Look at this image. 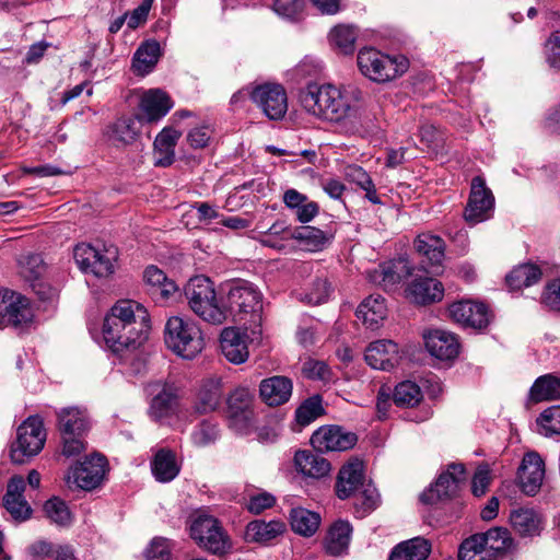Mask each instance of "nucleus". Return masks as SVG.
<instances>
[{
	"label": "nucleus",
	"mask_w": 560,
	"mask_h": 560,
	"mask_svg": "<svg viewBox=\"0 0 560 560\" xmlns=\"http://www.w3.org/2000/svg\"><path fill=\"white\" fill-rule=\"evenodd\" d=\"M362 93L355 88L310 83L300 93L302 106L318 118L354 130L360 118Z\"/></svg>",
	"instance_id": "obj_1"
},
{
	"label": "nucleus",
	"mask_w": 560,
	"mask_h": 560,
	"mask_svg": "<svg viewBox=\"0 0 560 560\" xmlns=\"http://www.w3.org/2000/svg\"><path fill=\"white\" fill-rule=\"evenodd\" d=\"M150 318L147 310L132 300L115 303L103 323V338L106 346L116 354L136 349L147 338Z\"/></svg>",
	"instance_id": "obj_2"
},
{
	"label": "nucleus",
	"mask_w": 560,
	"mask_h": 560,
	"mask_svg": "<svg viewBox=\"0 0 560 560\" xmlns=\"http://www.w3.org/2000/svg\"><path fill=\"white\" fill-rule=\"evenodd\" d=\"M224 323L229 317L255 332L261 325L262 294L252 282L233 279L222 284Z\"/></svg>",
	"instance_id": "obj_3"
},
{
	"label": "nucleus",
	"mask_w": 560,
	"mask_h": 560,
	"mask_svg": "<svg viewBox=\"0 0 560 560\" xmlns=\"http://www.w3.org/2000/svg\"><path fill=\"white\" fill-rule=\"evenodd\" d=\"M184 294L191 312L203 322L211 325L224 323L222 285L218 294L209 277L196 276L190 278L184 287Z\"/></svg>",
	"instance_id": "obj_4"
},
{
	"label": "nucleus",
	"mask_w": 560,
	"mask_h": 560,
	"mask_svg": "<svg viewBox=\"0 0 560 560\" xmlns=\"http://www.w3.org/2000/svg\"><path fill=\"white\" fill-rule=\"evenodd\" d=\"M360 72L376 83H387L405 74L410 66L401 54L389 55L374 47H363L357 56Z\"/></svg>",
	"instance_id": "obj_5"
},
{
	"label": "nucleus",
	"mask_w": 560,
	"mask_h": 560,
	"mask_svg": "<svg viewBox=\"0 0 560 560\" xmlns=\"http://www.w3.org/2000/svg\"><path fill=\"white\" fill-rule=\"evenodd\" d=\"M57 429L63 456L74 457L86 450L91 421L85 410L77 407L62 408L57 412Z\"/></svg>",
	"instance_id": "obj_6"
},
{
	"label": "nucleus",
	"mask_w": 560,
	"mask_h": 560,
	"mask_svg": "<svg viewBox=\"0 0 560 560\" xmlns=\"http://www.w3.org/2000/svg\"><path fill=\"white\" fill-rule=\"evenodd\" d=\"M166 347L183 359H194L205 347L201 329L188 318L173 316L164 329Z\"/></svg>",
	"instance_id": "obj_7"
},
{
	"label": "nucleus",
	"mask_w": 560,
	"mask_h": 560,
	"mask_svg": "<svg viewBox=\"0 0 560 560\" xmlns=\"http://www.w3.org/2000/svg\"><path fill=\"white\" fill-rule=\"evenodd\" d=\"M190 537L205 551L223 557L233 548L232 539L221 521L208 514L197 515L190 525Z\"/></svg>",
	"instance_id": "obj_8"
},
{
	"label": "nucleus",
	"mask_w": 560,
	"mask_h": 560,
	"mask_svg": "<svg viewBox=\"0 0 560 560\" xmlns=\"http://www.w3.org/2000/svg\"><path fill=\"white\" fill-rule=\"evenodd\" d=\"M46 432L39 416H31L16 430V440L10 446V458L14 464H24L44 447Z\"/></svg>",
	"instance_id": "obj_9"
},
{
	"label": "nucleus",
	"mask_w": 560,
	"mask_h": 560,
	"mask_svg": "<svg viewBox=\"0 0 560 560\" xmlns=\"http://www.w3.org/2000/svg\"><path fill=\"white\" fill-rule=\"evenodd\" d=\"M118 256V248L115 245L96 248L91 244L81 243L73 249V258L80 270L97 278H106L115 272Z\"/></svg>",
	"instance_id": "obj_10"
},
{
	"label": "nucleus",
	"mask_w": 560,
	"mask_h": 560,
	"mask_svg": "<svg viewBox=\"0 0 560 560\" xmlns=\"http://www.w3.org/2000/svg\"><path fill=\"white\" fill-rule=\"evenodd\" d=\"M465 474L464 464H450L446 471L440 474L434 485L421 493V502L424 504H435L454 498L457 494L460 482L465 480Z\"/></svg>",
	"instance_id": "obj_11"
},
{
	"label": "nucleus",
	"mask_w": 560,
	"mask_h": 560,
	"mask_svg": "<svg viewBox=\"0 0 560 560\" xmlns=\"http://www.w3.org/2000/svg\"><path fill=\"white\" fill-rule=\"evenodd\" d=\"M250 98L271 120L282 119L287 114L288 96L281 84L265 83L257 85L252 91Z\"/></svg>",
	"instance_id": "obj_12"
},
{
	"label": "nucleus",
	"mask_w": 560,
	"mask_h": 560,
	"mask_svg": "<svg viewBox=\"0 0 560 560\" xmlns=\"http://www.w3.org/2000/svg\"><path fill=\"white\" fill-rule=\"evenodd\" d=\"M229 425L237 433L246 432L254 419V395L248 388L234 389L226 399Z\"/></svg>",
	"instance_id": "obj_13"
},
{
	"label": "nucleus",
	"mask_w": 560,
	"mask_h": 560,
	"mask_svg": "<svg viewBox=\"0 0 560 560\" xmlns=\"http://www.w3.org/2000/svg\"><path fill=\"white\" fill-rule=\"evenodd\" d=\"M143 281L147 285V293L155 304L162 306L171 305L180 296L176 282L154 265H150L144 269Z\"/></svg>",
	"instance_id": "obj_14"
},
{
	"label": "nucleus",
	"mask_w": 560,
	"mask_h": 560,
	"mask_svg": "<svg viewBox=\"0 0 560 560\" xmlns=\"http://www.w3.org/2000/svg\"><path fill=\"white\" fill-rule=\"evenodd\" d=\"M357 441L354 433L345 431L339 425H323L311 436L314 451L320 454L348 451L355 445Z\"/></svg>",
	"instance_id": "obj_15"
},
{
	"label": "nucleus",
	"mask_w": 560,
	"mask_h": 560,
	"mask_svg": "<svg viewBox=\"0 0 560 560\" xmlns=\"http://www.w3.org/2000/svg\"><path fill=\"white\" fill-rule=\"evenodd\" d=\"M173 106L174 102L165 91L150 89L140 97L136 118L140 124H154L165 117Z\"/></svg>",
	"instance_id": "obj_16"
},
{
	"label": "nucleus",
	"mask_w": 560,
	"mask_h": 560,
	"mask_svg": "<svg viewBox=\"0 0 560 560\" xmlns=\"http://www.w3.org/2000/svg\"><path fill=\"white\" fill-rule=\"evenodd\" d=\"M33 311L30 300L9 290H0V324L20 326L31 322Z\"/></svg>",
	"instance_id": "obj_17"
},
{
	"label": "nucleus",
	"mask_w": 560,
	"mask_h": 560,
	"mask_svg": "<svg viewBox=\"0 0 560 560\" xmlns=\"http://www.w3.org/2000/svg\"><path fill=\"white\" fill-rule=\"evenodd\" d=\"M494 197L486 186L485 179L476 176L471 180L470 195L465 208V220L469 223H478L488 218L492 210Z\"/></svg>",
	"instance_id": "obj_18"
},
{
	"label": "nucleus",
	"mask_w": 560,
	"mask_h": 560,
	"mask_svg": "<svg viewBox=\"0 0 560 560\" xmlns=\"http://www.w3.org/2000/svg\"><path fill=\"white\" fill-rule=\"evenodd\" d=\"M26 481L21 475L12 476L7 483V490L2 498V505L12 520L18 523L31 518L33 510L24 497Z\"/></svg>",
	"instance_id": "obj_19"
},
{
	"label": "nucleus",
	"mask_w": 560,
	"mask_h": 560,
	"mask_svg": "<svg viewBox=\"0 0 560 560\" xmlns=\"http://www.w3.org/2000/svg\"><path fill=\"white\" fill-rule=\"evenodd\" d=\"M451 318L475 329H483L490 323V311L483 303L472 301H458L448 306Z\"/></svg>",
	"instance_id": "obj_20"
},
{
	"label": "nucleus",
	"mask_w": 560,
	"mask_h": 560,
	"mask_svg": "<svg viewBox=\"0 0 560 560\" xmlns=\"http://www.w3.org/2000/svg\"><path fill=\"white\" fill-rule=\"evenodd\" d=\"M545 477V463L536 452H528L524 455L517 470V480L521 490L526 495H535L542 485Z\"/></svg>",
	"instance_id": "obj_21"
},
{
	"label": "nucleus",
	"mask_w": 560,
	"mask_h": 560,
	"mask_svg": "<svg viewBox=\"0 0 560 560\" xmlns=\"http://www.w3.org/2000/svg\"><path fill=\"white\" fill-rule=\"evenodd\" d=\"M106 457L94 454L78 462L72 470L75 483L83 490H92L98 487L105 475Z\"/></svg>",
	"instance_id": "obj_22"
},
{
	"label": "nucleus",
	"mask_w": 560,
	"mask_h": 560,
	"mask_svg": "<svg viewBox=\"0 0 560 560\" xmlns=\"http://www.w3.org/2000/svg\"><path fill=\"white\" fill-rule=\"evenodd\" d=\"M417 253L423 257L422 268L427 272H438L445 256V242L430 233L418 235L413 242Z\"/></svg>",
	"instance_id": "obj_23"
},
{
	"label": "nucleus",
	"mask_w": 560,
	"mask_h": 560,
	"mask_svg": "<svg viewBox=\"0 0 560 560\" xmlns=\"http://www.w3.org/2000/svg\"><path fill=\"white\" fill-rule=\"evenodd\" d=\"M364 358L371 368L390 371L399 364L401 354L396 342L382 339L369 345L365 350Z\"/></svg>",
	"instance_id": "obj_24"
},
{
	"label": "nucleus",
	"mask_w": 560,
	"mask_h": 560,
	"mask_svg": "<svg viewBox=\"0 0 560 560\" xmlns=\"http://www.w3.org/2000/svg\"><path fill=\"white\" fill-rule=\"evenodd\" d=\"M363 463L359 459L345 464L337 476L335 491L340 500L349 499L366 483Z\"/></svg>",
	"instance_id": "obj_25"
},
{
	"label": "nucleus",
	"mask_w": 560,
	"mask_h": 560,
	"mask_svg": "<svg viewBox=\"0 0 560 560\" xmlns=\"http://www.w3.org/2000/svg\"><path fill=\"white\" fill-rule=\"evenodd\" d=\"M407 298L418 305H430L442 301L443 283L432 277H416L407 287Z\"/></svg>",
	"instance_id": "obj_26"
},
{
	"label": "nucleus",
	"mask_w": 560,
	"mask_h": 560,
	"mask_svg": "<svg viewBox=\"0 0 560 560\" xmlns=\"http://www.w3.org/2000/svg\"><path fill=\"white\" fill-rule=\"evenodd\" d=\"M292 390V380L283 375L264 378L259 384V396L269 407H278L288 402Z\"/></svg>",
	"instance_id": "obj_27"
},
{
	"label": "nucleus",
	"mask_w": 560,
	"mask_h": 560,
	"mask_svg": "<svg viewBox=\"0 0 560 560\" xmlns=\"http://www.w3.org/2000/svg\"><path fill=\"white\" fill-rule=\"evenodd\" d=\"M424 343L431 355L439 360H453L459 353V341L456 335L434 329L424 335Z\"/></svg>",
	"instance_id": "obj_28"
},
{
	"label": "nucleus",
	"mask_w": 560,
	"mask_h": 560,
	"mask_svg": "<svg viewBox=\"0 0 560 560\" xmlns=\"http://www.w3.org/2000/svg\"><path fill=\"white\" fill-rule=\"evenodd\" d=\"M487 549L486 556L491 560H503L516 548L509 529L504 527H492L485 533H477Z\"/></svg>",
	"instance_id": "obj_29"
},
{
	"label": "nucleus",
	"mask_w": 560,
	"mask_h": 560,
	"mask_svg": "<svg viewBox=\"0 0 560 560\" xmlns=\"http://www.w3.org/2000/svg\"><path fill=\"white\" fill-rule=\"evenodd\" d=\"M510 524L523 538H534L541 534L545 525L542 515L534 509L520 508L511 511Z\"/></svg>",
	"instance_id": "obj_30"
},
{
	"label": "nucleus",
	"mask_w": 560,
	"mask_h": 560,
	"mask_svg": "<svg viewBox=\"0 0 560 560\" xmlns=\"http://www.w3.org/2000/svg\"><path fill=\"white\" fill-rule=\"evenodd\" d=\"M247 336L238 328L226 327L220 336V347L223 355L233 364L244 363L249 355Z\"/></svg>",
	"instance_id": "obj_31"
},
{
	"label": "nucleus",
	"mask_w": 560,
	"mask_h": 560,
	"mask_svg": "<svg viewBox=\"0 0 560 560\" xmlns=\"http://www.w3.org/2000/svg\"><path fill=\"white\" fill-rule=\"evenodd\" d=\"M294 465L299 472L314 479L326 477L331 469L329 460L311 450L298 451L294 455Z\"/></svg>",
	"instance_id": "obj_32"
},
{
	"label": "nucleus",
	"mask_w": 560,
	"mask_h": 560,
	"mask_svg": "<svg viewBox=\"0 0 560 560\" xmlns=\"http://www.w3.org/2000/svg\"><path fill=\"white\" fill-rule=\"evenodd\" d=\"M178 405L177 388L174 385L164 384L161 390L151 400L150 417L161 422L174 415Z\"/></svg>",
	"instance_id": "obj_33"
},
{
	"label": "nucleus",
	"mask_w": 560,
	"mask_h": 560,
	"mask_svg": "<svg viewBox=\"0 0 560 560\" xmlns=\"http://www.w3.org/2000/svg\"><path fill=\"white\" fill-rule=\"evenodd\" d=\"M387 314L385 299L377 295H370L364 299L357 308L355 315L370 329H377Z\"/></svg>",
	"instance_id": "obj_34"
},
{
	"label": "nucleus",
	"mask_w": 560,
	"mask_h": 560,
	"mask_svg": "<svg viewBox=\"0 0 560 560\" xmlns=\"http://www.w3.org/2000/svg\"><path fill=\"white\" fill-rule=\"evenodd\" d=\"M352 526L348 521L338 520L332 523L324 540V547L328 555L340 556L349 547Z\"/></svg>",
	"instance_id": "obj_35"
},
{
	"label": "nucleus",
	"mask_w": 560,
	"mask_h": 560,
	"mask_svg": "<svg viewBox=\"0 0 560 560\" xmlns=\"http://www.w3.org/2000/svg\"><path fill=\"white\" fill-rule=\"evenodd\" d=\"M290 237L310 252H319L331 242L334 235L315 226L303 225L295 228Z\"/></svg>",
	"instance_id": "obj_36"
},
{
	"label": "nucleus",
	"mask_w": 560,
	"mask_h": 560,
	"mask_svg": "<svg viewBox=\"0 0 560 560\" xmlns=\"http://www.w3.org/2000/svg\"><path fill=\"white\" fill-rule=\"evenodd\" d=\"M542 271L539 266L526 262L514 267L506 276V285L512 291H520L540 281Z\"/></svg>",
	"instance_id": "obj_37"
},
{
	"label": "nucleus",
	"mask_w": 560,
	"mask_h": 560,
	"mask_svg": "<svg viewBox=\"0 0 560 560\" xmlns=\"http://www.w3.org/2000/svg\"><path fill=\"white\" fill-rule=\"evenodd\" d=\"M430 552V541L422 537H416L398 544L392 550L388 560H425Z\"/></svg>",
	"instance_id": "obj_38"
},
{
	"label": "nucleus",
	"mask_w": 560,
	"mask_h": 560,
	"mask_svg": "<svg viewBox=\"0 0 560 560\" xmlns=\"http://www.w3.org/2000/svg\"><path fill=\"white\" fill-rule=\"evenodd\" d=\"M161 47L156 40H147L142 43L132 58V69L135 73L145 75L150 73L159 61Z\"/></svg>",
	"instance_id": "obj_39"
},
{
	"label": "nucleus",
	"mask_w": 560,
	"mask_h": 560,
	"mask_svg": "<svg viewBox=\"0 0 560 560\" xmlns=\"http://www.w3.org/2000/svg\"><path fill=\"white\" fill-rule=\"evenodd\" d=\"M137 118L120 117L109 127L108 138L115 147H126L133 143L140 133Z\"/></svg>",
	"instance_id": "obj_40"
},
{
	"label": "nucleus",
	"mask_w": 560,
	"mask_h": 560,
	"mask_svg": "<svg viewBox=\"0 0 560 560\" xmlns=\"http://www.w3.org/2000/svg\"><path fill=\"white\" fill-rule=\"evenodd\" d=\"M353 510L358 518H363L381 504V495L371 480L353 493Z\"/></svg>",
	"instance_id": "obj_41"
},
{
	"label": "nucleus",
	"mask_w": 560,
	"mask_h": 560,
	"mask_svg": "<svg viewBox=\"0 0 560 560\" xmlns=\"http://www.w3.org/2000/svg\"><path fill=\"white\" fill-rule=\"evenodd\" d=\"M152 472L160 482H170L179 474L175 454L171 450L161 448L152 460Z\"/></svg>",
	"instance_id": "obj_42"
},
{
	"label": "nucleus",
	"mask_w": 560,
	"mask_h": 560,
	"mask_svg": "<svg viewBox=\"0 0 560 560\" xmlns=\"http://www.w3.org/2000/svg\"><path fill=\"white\" fill-rule=\"evenodd\" d=\"M399 266H401V269H405V275L410 273L407 266L401 261H388L380 265L377 269L369 273L370 281L383 287L384 289L396 285L404 277L402 271L398 270Z\"/></svg>",
	"instance_id": "obj_43"
},
{
	"label": "nucleus",
	"mask_w": 560,
	"mask_h": 560,
	"mask_svg": "<svg viewBox=\"0 0 560 560\" xmlns=\"http://www.w3.org/2000/svg\"><path fill=\"white\" fill-rule=\"evenodd\" d=\"M290 524L293 532L310 537L318 529L320 516L303 508H294L290 512Z\"/></svg>",
	"instance_id": "obj_44"
},
{
	"label": "nucleus",
	"mask_w": 560,
	"mask_h": 560,
	"mask_svg": "<svg viewBox=\"0 0 560 560\" xmlns=\"http://www.w3.org/2000/svg\"><path fill=\"white\" fill-rule=\"evenodd\" d=\"M222 389L219 382H206L197 394L194 409L199 415L214 411L220 404Z\"/></svg>",
	"instance_id": "obj_45"
},
{
	"label": "nucleus",
	"mask_w": 560,
	"mask_h": 560,
	"mask_svg": "<svg viewBox=\"0 0 560 560\" xmlns=\"http://www.w3.org/2000/svg\"><path fill=\"white\" fill-rule=\"evenodd\" d=\"M359 31L353 25L339 24L328 35L330 45L343 55H352L355 50V42Z\"/></svg>",
	"instance_id": "obj_46"
},
{
	"label": "nucleus",
	"mask_w": 560,
	"mask_h": 560,
	"mask_svg": "<svg viewBox=\"0 0 560 560\" xmlns=\"http://www.w3.org/2000/svg\"><path fill=\"white\" fill-rule=\"evenodd\" d=\"M423 399L420 386L412 381L398 383L393 390V402L400 408H413Z\"/></svg>",
	"instance_id": "obj_47"
},
{
	"label": "nucleus",
	"mask_w": 560,
	"mask_h": 560,
	"mask_svg": "<svg viewBox=\"0 0 560 560\" xmlns=\"http://www.w3.org/2000/svg\"><path fill=\"white\" fill-rule=\"evenodd\" d=\"M346 177L350 183L355 184L365 192L364 196L373 205L382 203L373 179L368 174V172L363 170V167L359 165H349L346 168Z\"/></svg>",
	"instance_id": "obj_48"
},
{
	"label": "nucleus",
	"mask_w": 560,
	"mask_h": 560,
	"mask_svg": "<svg viewBox=\"0 0 560 560\" xmlns=\"http://www.w3.org/2000/svg\"><path fill=\"white\" fill-rule=\"evenodd\" d=\"M535 401L560 399V377L552 374L539 376L530 388Z\"/></svg>",
	"instance_id": "obj_49"
},
{
	"label": "nucleus",
	"mask_w": 560,
	"mask_h": 560,
	"mask_svg": "<svg viewBox=\"0 0 560 560\" xmlns=\"http://www.w3.org/2000/svg\"><path fill=\"white\" fill-rule=\"evenodd\" d=\"M325 413L323 398L316 394L304 401L295 410V421L300 427H306Z\"/></svg>",
	"instance_id": "obj_50"
},
{
	"label": "nucleus",
	"mask_w": 560,
	"mask_h": 560,
	"mask_svg": "<svg viewBox=\"0 0 560 560\" xmlns=\"http://www.w3.org/2000/svg\"><path fill=\"white\" fill-rule=\"evenodd\" d=\"M284 530V524L278 521L266 523L264 521H253L246 527V537L254 541H267Z\"/></svg>",
	"instance_id": "obj_51"
},
{
	"label": "nucleus",
	"mask_w": 560,
	"mask_h": 560,
	"mask_svg": "<svg viewBox=\"0 0 560 560\" xmlns=\"http://www.w3.org/2000/svg\"><path fill=\"white\" fill-rule=\"evenodd\" d=\"M220 436L219 424L210 419L202 420L191 432V441L198 447L213 444Z\"/></svg>",
	"instance_id": "obj_52"
},
{
	"label": "nucleus",
	"mask_w": 560,
	"mask_h": 560,
	"mask_svg": "<svg viewBox=\"0 0 560 560\" xmlns=\"http://www.w3.org/2000/svg\"><path fill=\"white\" fill-rule=\"evenodd\" d=\"M45 515L59 526H68L71 523V512L67 503L58 497L47 500L43 508Z\"/></svg>",
	"instance_id": "obj_53"
},
{
	"label": "nucleus",
	"mask_w": 560,
	"mask_h": 560,
	"mask_svg": "<svg viewBox=\"0 0 560 560\" xmlns=\"http://www.w3.org/2000/svg\"><path fill=\"white\" fill-rule=\"evenodd\" d=\"M486 553L488 552L481 541V536L474 534L459 545L458 560H491Z\"/></svg>",
	"instance_id": "obj_54"
},
{
	"label": "nucleus",
	"mask_w": 560,
	"mask_h": 560,
	"mask_svg": "<svg viewBox=\"0 0 560 560\" xmlns=\"http://www.w3.org/2000/svg\"><path fill=\"white\" fill-rule=\"evenodd\" d=\"M46 272L44 259L38 254H32L21 261L20 273L30 284L43 279Z\"/></svg>",
	"instance_id": "obj_55"
},
{
	"label": "nucleus",
	"mask_w": 560,
	"mask_h": 560,
	"mask_svg": "<svg viewBox=\"0 0 560 560\" xmlns=\"http://www.w3.org/2000/svg\"><path fill=\"white\" fill-rule=\"evenodd\" d=\"M539 432L545 436L560 434V405L545 409L537 418Z\"/></svg>",
	"instance_id": "obj_56"
},
{
	"label": "nucleus",
	"mask_w": 560,
	"mask_h": 560,
	"mask_svg": "<svg viewBox=\"0 0 560 560\" xmlns=\"http://www.w3.org/2000/svg\"><path fill=\"white\" fill-rule=\"evenodd\" d=\"M330 292V282L326 278H316L306 292L305 299L311 304H322L328 300Z\"/></svg>",
	"instance_id": "obj_57"
},
{
	"label": "nucleus",
	"mask_w": 560,
	"mask_h": 560,
	"mask_svg": "<svg viewBox=\"0 0 560 560\" xmlns=\"http://www.w3.org/2000/svg\"><path fill=\"white\" fill-rule=\"evenodd\" d=\"M491 469L488 464H481L477 467L472 480H471V492L475 497H482L486 494L491 483Z\"/></svg>",
	"instance_id": "obj_58"
},
{
	"label": "nucleus",
	"mask_w": 560,
	"mask_h": 560,
	"mask_svg": "<svg viewBox=\"0 0 560 560\" xmlns=\"http://www.w3.org/2000/svg\"><path fill=\"white\" fill-rule=\"evenodd\" d=\"M271 9L279 16L296 22L303 19L305 2H272Z\"/></svg>",
	"instance_id": "obj_59"
},
{
	"label": "nucleus",
	"mask_w": 560,
	"mask_h": 560,
	"mask_svg": "<svg viewBox=\"0 0 560 560\" xmlns=\"http://www.w3.org/2000/svg\"><path fill=\"white\" fill-rule=\"evenodd\" d=\"M147 560H171L170 540L163 537L152 539L150 546L145 550Z\"/></svg>",
	"instance_id": "obj_60"
},
{
	"label": "nucleus",
	"mask_w": 560,
	"mask_h": 560,
	"mask_svg": "<svg viewBox=\"0 0 560 560\" xmlns=\"http://www.w3.org/2000/svg\"><path fill=\"white\" fill-rule=\"evenodd\" d=\"M302 372L310 380L327 381L330 378V369L324 361L307 360L303 364Z\"/></svg>",
	"instance_id": "obj_61"
},
{
	"label": "nucleus",
	"mask_w": 560,
	"mask_h": 560,
	"mask_svg": "<svg viewBox=\"0 0 560 560\" xmlns=\"http://www.w3.org/2000/svg\"><path fill=\"white\" fill-rule=\"evenodd\" d=\"M545 56L551 68L560 69V32H553L545 42Z\"/></svg>",
	"instance_id": "obj_62"
},
{
	"label": "nucleus",
	"mask_w": 560,
	"mask_h": 560,
	"mask_svg": "<svg viewBox=\"0 0 560 560\" xmlns=\"http://www.w3.org/2000/svg\"><path fill=\"white\" fill-rule=\"evenodd\" d=\"M211 129L208 126L196 127L187 135V142L192 149H203L211 139Z\"/></svg>",
	"instance_id": "obj_63"
},
{
	"label": "nucleus",
	"mask_w": 560,
	"mask_h": 560,
	"mask_svg": "<svg viewBox=\"0 0 560 560\" xmlns=\"http://www.w3.org/2000/svg\"><path fill=\"white\" fill-rule=\"evenodd\" d=\"M542 302L551 310L560 311V278L546 285Z\"/></svg>",
	"instance_id": "obj_64"
}]
</instances>
